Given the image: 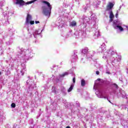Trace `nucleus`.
<instances>
[{
  "label": "nucleus",
  "instance_id": "nucleus-1",
  "mask_svg": "<svg viewBox=\"0 0 128 128\" xmlns=\"http://www.w3.org/2000/svg\"><path fill=\"white\" fill-rule=\"evenodd\" d=\"M43 4H45L48 6L47 8H43V14L46 16H48L50 18V14L52 13V5L50 4L48 2L44 0L42 1Z\"/></svg>",
  "mask_w": 128,
  "mask_h": 128
},
{
  "label": "nucleus",
  "instance_id": "nucleus-2",
  "mask_svg": "<svg viewBox=\"0 0 128 128\" xmlns=\"http://www.w3.org/2000/svg\"><path fill=\"white\" fill-rule=\"evenodd\" d=\"M34 0L28 2H25L24 0H16V4H20V6H24L26 4H32V2H34Z\"/></svg>",
  "mask_w": 128,
  "mask_h": 128
},
{
  "label": "nucleus",
  "instance_id": "nucleus-3",
  "mask_svg": "<svg viewBox=\"0 0 128 128\" xmlns=\"http://www.w3.org/2000/svg\"><path fill=\"white\" fill-rule=\"evenodd\" d=\"M114 6V4L112 2H108V5L106 6V10H112Z\"/></svg>",
  "mask_w": 128,
  "mask_h": 128
},
{
  "label": "nucleus",
  "instance_id": "nucleus-4",
  "mask_svg": "<svg viewBox=\"0 0 128 128\" xmlns=\"http://www.w3.org/2000/svg\"><path fill=\"white\" fill-rule=\"evenodd\" d=\"M30 20H32V16H30V14H28L26 18V23L30 24Z\"/></svg>",
  "mask_w": 128,
  "mask_h": 128
},
{
  "label": "nucleus",
  "instance_id": "nucleus-5",
  "mask_svg": "<svg viewBox=\"0 0 128 128\" xmlns=\"http://www.w3.org/2000/svg\"><path fill=\"white\" fill-rule=\"evenodd\" d=\"M76 26V22L74 20L72 21L70 24V26Z\"/></svg>",
  "mask_w": 128,
  "mask_h": 128
},
{
  "label": "nucleus",
  "instance_id": "nucleus-6",
  "mask_svg": "<svg viewBox=\"0 0 128 128\" xmlns=\"http://www.w3.org/2000/svg\"><path fill=\"white\" fill-rule=\"evenodd\" d=\"M88 48H85L82 50V53L84 54H86L88 52Z\"/></svg>",
  "mask_w": 128,
  "mask_h": 128
},
{
  "label": "nucleus",
  "instance_id": "nucleus-7",
  "mask_svg": "<svg viewBox=\"0 0 128 128\" xmlns=\"http://www.w3.org/2000/svg\"><path fill=\"white\" fill-rule=\"evenodd\" d=\"M116 28H118L120 32H124V28L122 27V26L117 25L116 26Z\"/></svg>",
  "mask_w": 128,
  "mask_h": 128
},
{
  "label": "nucleus",
  "instance_id": "nucleus-8",
  "mask_svg": "<svg viewBox=\"0 0 128 128\" xmlns=\"http://www.w3.org/2000/svg\"><path fill=\"white\" fill-rule=\"evenodd\" d=\"M81 86H86V80L84 79L81 80Z\"/></svg>",
  "mask_w": 128,
  "mask_h": 128
},
{
  "label": "nucleus",
  "instance_id": "nucleus-9",
  "mask_svg": "<svg viewBox=\"0 0 128 128\" xmlns=\"http://www.w3.org/2000/svg\"><path fill=\"white\" fill-rule=\"evenodd\" d=\"M73 88H74V85H73V84H72V85L70 86V88L68 89V92H71Z\"/></svg>",
  "mask_w": 128,
  "mask_h": 128
},
{
  "label": "nucleus",
  "instance_id": "nucleus-10",
  "mask_svg": "<svg viewBox=\"0 0 128 128\" xmlns=\"http://www.w3.org/2000/svg\"><path fill=\"white\" fill-rule=\"evenodd\" d=\"M114 18V13H112V11H111L110 15V18Z\"/></svg>",
  "mask_w": 128,
  "mask_h": 128
},
{
  "label": "nucleus",
  "instance_id": "nucleus-11",
  "mask_svg": "<svg viewBox=\"0 0 128 128\" xmlns=\"http://www.w3.org/2000/svg\"><path fill=\"white\" fill-rule=\"evenodd\" d=\"M11 106H12V108H16V104H14V103H12V104H11Z\"/></svg>",
  "mask_w": 128,
  "mask_h": 128
},
{
  "label": "nucleus",
  "instance_id": "nucleus-12",
  "mask_svg": "<svg viewBox=\"0 0 128 128\" xmlns=\"http://www.w3.org/2000/svg\"><path fill=\"white\" fill-rule=\"evenodd\" d=\"M30 24H34V21H30L29 22Z\"/></svg>",
  "mask_w": 128,
  "mask_h": 128
},
{
  "label": "nucleus",
  "instance_id": "nucleus-13",
  "mask_svg": "<svg viewBox=\"0 0 128 128\" xmlns=\"http://www.w3.org/2000/svg\"><path fill=\"white\" fill-rule=\"evenodd\" d=\"M114 20V18H110V20H109L110 22H112Z\"/></svg>",
  "mask_w": 128,
  "mask_h": 128
},
{
  "label": "nucleus",
  "instance_id": "nucleus-14",
  "mask_svg": "<svg viewBox=\"0 0 128 128\" xmlns=\"http://www.w3.org/2000/svg\"><path fill=\"white\" fill-rule=\"evenodd\" d=\"M68 76V72H66L62 74L63 76Z\"/></svg>",
  "mask_w": 128,
  "mask_h": 128
},
{
  "label": "nucleus",
  "instance_id": "nucleus-15",
  "mask_svg": "<svg viewBox=\"0 0 128 128\" xmlns=\"http://www.w3.org/2000/svg\"><path fill=\"white\" fill-rule=\"evenodd\" d=\"M72 80H73L74 84H75L76 83V78H73Z\"/></svg>",
  "mask_w": 128,
  "mask_h": 128
},
{
  "label": "nucleus",
  "instance_id": "nucleus-16",
  "mask_svg": "<svg viewBox=\"0 0 128 128\" xmlns=\"http://www.w3.org/2000/svg\"><path fill=\"white\" fill-rule=\"evenodd\" d=\"M114 86H115L116 88H118V84H114Z\"/></svg>",
  "mask_w": 128,
  "mask_h": 128
},
{
  "label": "nucleus",
  "instance_id": "nucleus-17",
  "mask_svg": "<svg viewBox=\"0 0 128 128\" xmlns=\"http://www.w3.org/2000/svg\"><path fill=\"white\" fill-rule=\"evenodd\" d=\"M96 74L97 75L100 74V71H96Z\"/></svg>",
  "mask_w": 128,
  "mask_h": 128
},
{
  "label": "nucleus",
  "instance_id": "nucleus-18",
  "mask_svg": "<svg viewBox=\"0 0 128 128\" xmlns=\"http://www.w3.org/2000/svg\"><path fill=\"white\" fill-rule=\"evenodd\" d=\"M118 14L116 13V18H118Z\"/></svg>",
  "mask_w": 128,
  "mask_h": 128
},
{
  "label": "nucleus",
  "instance_id": "nucleus-19",
  "mask_svg": "<svg viewBox=\"0 0 128 128\" xmlns=\"http://www.w3.org/2000/svg\"><path fill=\"white\" fill-rule=\"evenodd\" d=\"M36 24H40V21H36L35 22Z\"/></svg>",
  "mask_w": 128,
  "mask_h": 128
},
{
  "label": "nucleus",
  "instance_id": "nucleus-20",
  "mask_svg": "<svg viewBox=\"0 0 128 128\" xmlns=\"http://www.w3.org/2000/svg\"><path fill=\"white\" fill-rule=\"evenodd\" d=\"M38 30H36V32H35V34H38Z\"/></svg>",
  "mask_w": 128,
  "mask_h": 128
},
{
  "label": "nucleus",
  "instance_id": "nucleus-21",
  "mask_svg": "<svg viewBox=\"0 0 128 128\" xmlns=\"http://www.w3.org/2000/svg\"><path fill=\"white\" fill-rule=\"evenodd\" d=\"M66 128H70V126H67L66 127Z\"/></svg>",
  "mask_w": 128,
  "mask_h": 128
},
{
  "label": "nucleus",
  "instance_id": "nucleus-22",
  "mask_svg": "<svg viewBox=\"0 0 128 128\" xmlns=\"http://www.w3.org/2000/svg\"><path fill=\"white\" fill-rule=\"evenodd\" d=\"M106 74H110V72H106Z\"/></svg>",
  "mask_w": 128,
  "mask_h": 128
},
{
  "label": "nucleus",
  "instance_id": "nucleus-23",
  "mask_svg": "<svg viewBox=\"0 0 128 128\" xmlns=\"http://www.w3.org/2000/svg\"><path fill=\"white\" fill-rule=\"evenodd\" d=\"M97 80H100V78H98Z\"/></svg>",
  "mask_w": 128,
  "mask_h": 128
},
{
  "label": "nucleus",
  "instance_id": "nucleus-24",
  "mask_svg": "<svg viewBox=\"0 0 128 128\" xmlns=\"http://www.w3.org/2000/svg\"><path fill=\"white\" fill-rule=\"evenodd\" d=\"M0 74H2V72H0Z\"/></svg>",
  "mask_w": 128,
  "mask_h": 128
},
{
  "label": "nucleus",
  "instance_id": "nucleus-25",
  "mask_svg": "<svg viewBox=\"0 0 128 128\" xmlns=\"http://www.w3.org/2000/svg\"><path fill=\"white\" fill-rule=\"evenodd\" d=\"M104 98H106V97H104Z\"/></svg>",
  "mask_w": 128,
  "mask_h": 128
},
{
  "label": "nucleus",
  "instance_id": "nucleus-26",
  "mask_svg": "<svg viewBox=\"0 0 128 128\" xmlns=\"http://www.w3.org/2000/svg\"><path fill=\"white\" fill-rule=\"evenodd\" d=\"M109 102H110V104H112V102H110V100H109Z\"/></svg>",
  "mask_w": 128,
  "mask_h": 128
}]
</instances>
